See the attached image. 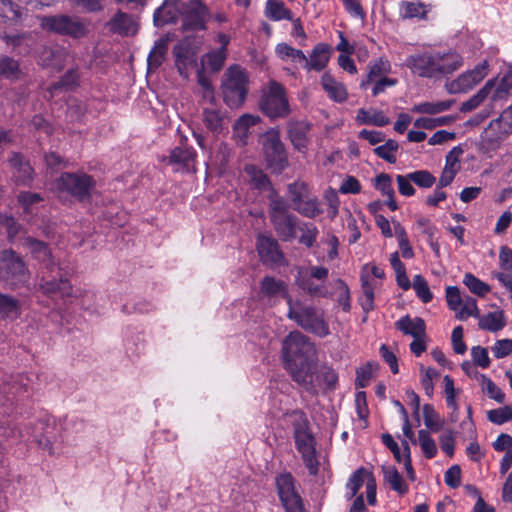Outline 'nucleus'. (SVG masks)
<instances>
[{
    "mask_svg": "<svg viewBox=\"0 0 512 512\" xmlns=\"http://www.w3.org/2000/svg\"><path fill=\"white\" fill-rule=\"evenodd\" d=\"M437 52H423L407 57L405 64L411 72L419 77L438 79Z\"/></svg>",
    "mask_w": 512,
    "mask_h": 512,
    "instance_id": "2eb2a0df",
    "label": "nucleus"
},
{
    "mask_svg": "<svg viewBox=\"0 0 512 512\" xmlns=\"http://www.w3.org/2000/svg\"><path fill=\"white\" fill-rule=\"evenodd\" d=\"M206 14L205 6L199 0H191L182 11L183 27L186 30H200L204 28Z\"/></svg>",
    "mask_w": 512,
    "mask_h": 512,
    "instance_id": "6ab92c4d",
    "label": "nucleus"
},
{
    "mask_svg": "<svg viewBox=\"0 0 512 512\" xmlns=\"http://www.w3.org/2000/svg\"><path fill=\"white\" fill-rule=\"evenodd\" d=\"M110 30L123 36H131L137 33L138 25L135 20L126 13L118 12L109 22Z\"/></svg>",
    "mask_w": 512,
    "mask_h": 512,
    "instance_id": "bb28decb",
    "label": "nucleus"
},
{
    "mask_svg": "<svg viewBox=\"0 0 512 512\" xmlns=\"http://www.w3.org/2000/svg\"><path fill=\"white\" fill-rule=\"evenodd\" d=\"M288 136L293 147L300 153L306 154L309 146L308 132L310 125L305 122L290 120L287 124Z\"/></svg>",
    "mask_w": 512,
    "mask_h": 512,
    "instance_id": "aec40b11",
    "label": "nucleus"
},
{
    "mask_svg": "<svg viewBox=\"0 0 512 512\" xmlns=\"http://www.w3.org/2000/svg\"><path fill=\"white\" fill-rule=\"evenodd\" d=\"M329 58V46L324 43H319L313 48L309 59L306 57V61H302L301 63L305 65L307 70L321 71L326 67Z\"/></svg>",
    "mask_w": 512,
    "mask_h": 512,
    "instance_id": "a878e982",
    "label": "nucleus"
},
{
    "mask_svg": "<svg viewBox=\"0 0 512 512\" xmlns=\"http://www.w3.org/2000/svg\"><path fill=\"white\" fill-rule=\"evenodd\" d=\"M0 278L11 286L25 283L28 279L25 263L12 250H5L0 253Z\"/></svg>",
    "mask_w": 512,
    "mask_h": 512,
    "instance_id": "4468645a",
    "label": "nucleus"
},
{
    "mask_svg": "<svg viewBox=\"0 0 512 512\" xmlns=\"http://www.w3.org/2000/svg\"><path fill=\"white\" fill-rule=\"evenodd\" d=\"M95 186V180L83 172L63 173L57 181V190L65 192L79 200L90 197Z\"/></svg>",
    "mask_w": 512,
    "mask_h": 512,
    "instance_id": "9d476101",
    "label": "nucleus"
},
{
    "mask_svg": "<svg viewBox=\"0 0 512 512\" xmlns=\"http://www.w3.org/2000/svg\"><path fill=\"white\" fill-rule=\"evenodd\" d=\"M20 207L25 215H32L36 212L43 197L39 193L21 192L17 197Z\"/></svg>",
    "mask_w": 512,
    "mask_h": 512,
    "instance_id": "c03bdc74",
    "label": "nucleus"
},
{
    "mask_svg": "<svg viewBox=\"0 0 512 512\" xmlns=\"http://www.w3.org/2000/svg\"><path fill=\"white\" fill-rule=\"evenodd\" d=\"M175 64L179 74L188 79L190 70L196 65V51L187 41L175 45L173 49Z\"/></svg>",
    "mask_w": 512,
    "mask_h": 512,
    "instance_id": "a211bd4d",
    "label": "nucleus"
},
{
    "mask_svg": "<svg viewBox=\"0 0 512 512\" xmlns=\"http://www.w3.org/2000/svg\"><path fill=\"white\" fill-rule=\"evenodd\" d=\"M293 203L295 204L298 212L306 217L313 218L322 212L320 204L316 198L305 200L298 195L293 197Z\"/></svg>",
    "mask_w": 512,
    "mask_h": 512,
    "instance_id": "49530a36",
    "label": "nucleus"
},
{
    "mask_svg": "<svg viewBox=\"0 0 512 512\" xmlns=\"http://www.w3.org/2000/svg\"><path fill=\"white\" fill-rule=\"evenodd\" d=\"M21 77V70L17 60L9 56L0 57V78L15 81Z\"/></svg>",
    "mask_w": 512,
    "mask_h": 512,
    "instance_id": "37998d69",
    "label": "nucleus"
},
{
    "mask_svg": "<svg viewBox=\"0 0 512 512\" xmlns=\"http://www.w3.org/2000/svg\"><path fill=\"white\" fill-rule=\"evenodd\" d=\"M400 9L403 17L405 18H425L428 12L427 7L419 1H403L400 4Z\"/></svg>",
    "mask_w": 512,
    "mask_h": 512,
    "instance_id": "5fc2aeb1",
    "label": "nucleus"
},
{
    "mask_svg": "<svg viewBox=\"0 0 512 512\" xmlns=\"http://www.w3.org/2000/svg\"><path fill=\"white\" fill-rule=\"evenodd\" d=\"M412 287L417 297L423 302L428 303L433 299V294L430 291L427 281L421 275L413 277Z\"/></svg>",
    "mask_w": 512,
    "mask_h": 512,
    "instance_id": "13d9d810",
    "label": "nucleus"
},
{
    "mask_svg": "<svg viewBox=\"0 0 512 512\" xmlns=\"http://www.w3.org/2000/svg\"><path fill=\"white\" fill-rule=\"evenodd\" d=\"M495 85L492 87L493 93L491 96L492 101L497 102L508 99L510 90L512 88V80L507 75L501 80L492 79Z\"/></svg>",
    "mask_w": 512,
    "mask_h": 512,
    "instance_id": "864d4df0",
    "label": "nucleus"
},
{
    "mask_svg": "<svg viewBox=\"0 0 512 512\" xmlns=\"http://www.w3.org/2000/svg\"><path fill=\"white\" fill-rule=\"evenodd\" d=\"M269 216L278 236L289 241L296 236V218L288 213L287 202L274 192L269 196Z\"/></svg>",
    "mask_w": 512,
    "mask_h": 512,
    "instance_id": "1a4fd4ad",
    "label": "nucleus"
},
{
    "mask_svg": "<svg viewBox=\"0 0 512 512\" xmlns=\"http://www.w3.org/2000/svg\"><path fill=\"white\" fill-rule=\"evenodd\" d=\"M368 265H365L361 273V288L363 295L360 297L359 302L365 313H368L374 309V289L375 283L365 273Z\"/></svg>",
    "mask_w": 512,
    "mask_h": 512,
    "instance_id": "c9c22d12",
    "label": "nucleus"
},
{
    "mask_svg": "<svg viewBox=\"0 0 512 512\" xmlns=\"http://www.w3.org/2000/svg\"><path fill=\"white\" fill-rule=\"evenodd\" d=\"M275 52L282 60H292L294 62L301 63L306 61V56L303 51L293 48L287 43H280L276 46Z\"/></svg>",
    "mask_w": 512,
    "mask_h": 512,
    "instance_id": "603ef678",
    "label": "nucleus"
},
{
    "mask_svg": "<svg viewBox=\"0 0 512 512\" xmlns=\"http://www.w3.org/2000/svg\"><path fill=\"white\" fill-rule=\"evenodd\" d=\"M453 100L436 101V102H421L415 104L411 111L418 114L435 115L450 109L453 105Z\"/></svg>",
    "mask_w": 512,
    "mask_h": 512,
    "instance_id": "a19ab883",
    "label": "nucleus"
},
{
    "mask_svg": "<svg viewBox=\"0 0 512 512\" xmlns=\"http://www.w3.org/2000/svg\"><path fill=\"white\" fill-rule=\"evenodd\" d=\"M418 441L426 458L431 459L436 455L437 447L435 441L431 438L427 430H419Z\"/></svg>",
    "mask_w": 512,
    "mask_h": 512,
    "instance_id": "680f3d73",
    "label": "nucleus"
},
{
    "mask_svg": "<svg viewBox=\"0 0 512 512\" xmlns=\"http://www.w3.org/2000/svg\"><path fill=\"white\" fill-rule=\"evenodd\" d=\"M260 294L263 297L275 298L281 296L287 300V285L284 281L271 276H265L260 283Z\"/></svg>",
    "mask_w": 512,
    "mask_h": 512,
    "instance_id": "2f4dec72",
    "label": "nucleus"
},
{
    "mask_svg": "<svg viewBox=\"0 0 512 512\" xmlns=\"http://www.w3.org/2000/svg\"><path fill=\"white\" fill-rule=\"evenodd\" d=\"M321 84L329 98L336 102H344L348 93L343 83L334 79L329 73H324L321 78Z\"/></svg>",
    "mask_w": 512,
    "mask_h": 512,
    "instance_id": "72a5a7b5",
    "label": "nucleus"
},
{
    "mask_svg": "<svg viewBox=\"0 0 512 512\" xmlns=\"http://www.w3.org/2000/svg\"><path fill=\"white\" fill-rule=\"evenodd\" d=\"M398 143L395 140L389 139L383 145H380L374 149V153L381 159L389 162L395 163L396 153L398 151Z\"/></svg>",
    "mask_w": 512,
    "mask_h": 512,
    "instance_id": "6e6d98bb",
    "label": "nucleus"
},
{
    "mask_svg": "<svg viewBox=\"0 0 512 512\" xmlns=\"http://www.w3.org/2000/svg\"><path fill=\"white\" fill-rule=\"evenodd\" d=\"M42 29L61 35H68L74 38H80L86 35V25L77 18L55 15L40 18Z\"/></svg>",
    "mask_w": 512,
    "mask_h": 512,
    "instance_id": "f8f14e48",
    "label": "nucleus"
},
{
    "mask_svg": "<svg viewBox=\"0 0 512 512\" xmlns=\"http://www.w3.org/2000/svg\"><path fill=\"white\" fill-rule=\"evenodd\" d=\"M356 121L361 125L370 124L378 127H383L390 123L389 118L386 117L382 111H368L363 108L358 110Z\"/></svg>",
    "mask_w": 512,
    "mask_h": 512,
    "instance_id": "ea45409f",
    "label": "nucleus"
},
{
    "mask_svg": "<svg viewBox=\"0 0 512 512\" xmlns=\"http://www.w3.org/2000/svg\"><path fill=\"white\" fill-rule=\"evenodd\" d=\"M210 105L211 107L207 106L203 109V122L209 130L219 133L224 129L225 117L224 114L214 106V104Z\"/></svg>",
    "mask_w": 512,
    "mask_h": 512,
    "instance_id": "e433bc0d",
    "label": "nucleus"
},
{
    "mask_svg": "<svg viewBox=\"0 0 512 512\" xmlns=\"http://www.w3.org/2000/svg\"><path fill=\"white\" fill-rule=\"evenodd\" d=\"M261 121L258 115L243 114L240 116L233 125L234 137L241 144L245 145L250 129Z\"/></svg>",
    "mask_w": 512,
    "mask_h": 512,
    "instance_id": "7c9ffc66",
    "label": "nucleus"
},
{
    "mask_svg": "<svg viewBox=\"0 0 512 512\" xmlns=\"http://www.w3.org/2000/svg\"><path fill=\"white\" fill-rule=\"evenodd\" d=\"M292 418L296 448L301 454L309 473L316 475L319 469V461L315 449V439L310 431L309 422L300 411L293 412Z\"/></svg>",
    "mask_w": 512,
    "mask_h": 512,
    "instance_id": "7ed1b4c3",
    "label": "nucleus"
},
{
    "mask_svg": "<svg viewBox=\"0 0 512 512\" xmlns=\"http://www.w3.org/2000/svg\"><path fill=\"white\" fill-rule=\"evenodd\" d=\"M437 54L440 58L437 61L439 67L438 78L453 73L463 64L462 57L455 51L437 52Z\"/></svg>",
    "mask_w": 512,
    "mask_h": 512,
    "instance_id": "f704fd0d",
    "label": "nucleus"
},
{
    "mask_svg": "<svg viewBox=\"0 0 512 512\" xmlns=\"http://www.w3.org/2000/svg\"><path fill=\"white\" fill-rule=\"evenodd\" d=\"M384 478L389 483L391 488L401 494L407 491V486L398 471L393 467H388L384 470Z\"/></svg>",
    "mask_w": 512,
    "mask_h": 512,
    "instance_id": "e2e57ef3",
    "label": "nucleus"
},
{
    "mask_svg": "<svg viewBox=\"0 0 512 512\" xmlns=\"http://www.w3.org/2000/svg\"><path fill=\"white\" fill-rule=\"evenodd\" d=\"M335 287L337 289L338 304L342 307L343 311L349 312L351 308L349 287L341 279L335 281Z\"/></svg>",
    "mask_w": 512,
    "mask_h": 512,
    "instance_id": "0e129e2a",
    "label": "nucleus"
},
{
    "mask_svg": "<svg viewBox=\"0 0 512 512\" xmlns=\"http://www.w3.org/2000/svg\"><path fill=\"white\" fill-rule=\"evenodd\" d=\"M395 327L403 334L410 335L413 338L425 336V322L419 317L411 318L408 315L401 317L395 322Z\"/></svg>",
    "mask_w": 512,
    "mask_h": 512,
    "instance_id": "c85d7f7f",
    "label": "nucleus"
},
{
    "mask_svg": "<svg viewBox=\"0 0 512 512\" xmlns=\"http://www.w3.org/2000/svg\"><path fill=\"white\" fill-rule=\"evenodd\" d=\"M371 478V475L365 469H358L355 471L352 476L349 478L346 488H347V497L349 499L353 498L359 489Z\"/></svg>",
    "mask_w": 512,
    "mask_h": 512,
    "instance_id": "de8ad7c7",
    "label": "nucleus"
},
{
    "mask_svg": "<svg viewBox=\"0 0 512 512\" xmlns=\"http://www.w3.org/2000/svg\"><path fill=\"white\" fill-rule=\"evenodd\" d=\"M276 487L280 501L286 512H307L303 499L290 473H282L276 477Z\"/></svg>",
    "mask_w": 512,
    "mask_h": 512,
    "instance_id": "ddd939ff",
    "label": "nucleus"
},
{
    "mask_svg": "<svg viewBox=\"0 0 512 512\" xmlns=\"http://www.w3.org/2000/svg\"><path fill=\"white\" fill-rule=\"evenodd\" d=\"M166 50L167 47L163 43H158L153 47L147 59L150 70L156 69L162 64Z\"/></svg>",
    "mask_w": 512,
    "mask_h": 512,
    "instance_id": "774afa93",
    "label": "nucleus"
},
{
    "mask_svg": "<svg viewBox=\"0 0 512 512\" xmlns=\"http://www.w3.org/2000/svg\"><path fill=\"white\" fill-rule=\"evenodd\" d=\"M249 76L238 65L231 66L223 76L222 93L225 103L231 108L240 107L247 96Z\"/></svg>",
    "mask_w": 512,
    "mask_h": 512,
    "instance_id": "423d86ee",
    "label": "nucleus"
},
{
    "mask_svg": "<svg viewBox=\"0 0 512 512\" xmlns=\"http://www.w3.org/2000/svg\"><path fill=\"white\" fill-rule=\"evenodd\" d=\"M1 39L9 46L13 51L18 53H26L30 46V34L28 33H3Z\"/></svg>",
    "mask_w": 512,
    "mask_h": 512,
    "instance_id": "58836bf2",
    "label": "nucleus"
},
{
    "mask_svg": "<svg viewBox=\"0 0 512 512\" xmlns=\"http://www.w3.org/2000/svg\"><path fill=\"white\" fill-rule=\"evenodd\" d=\"M391 64L387 59L379 58L369 64L368 74L365 80L360 84L362 89H367L368 85L386 77L391 72Z\"/></svg>",
    "mask_w": 512,
    "mask_h": 512,
    "instance_id": "473e14b6",
    "label": "nucleus"
},
{
    "mask_svg": "<svg viewBox=\"0 0 512 512\" xmlns=\"http://www.w3.org/2000/svg\"><path fill=\"white\" fill-rule=\"evenodd\" d=\"M182 14L179 0H165L154 12V23L156 26H163L175 22Z\"/></svg>",
    "mask_w": 512,
    "mask_h": 512,
    "instance_id": "5701e85b",
    "label": "nucleus"
},
{
    "mask_svg": "<svg viewBox=\"0 0 512 512\" xmlns=\"http://www.w3.org/2000/svg\"><path fill=\"white\" fill-rule=\"evenodd\" d=\"M382 441L391 450V452L393 453L395 459L398 462H403L404 463V466H405V468L407 470V473H408L409 477L411 479H413L414 471H413L412 464H411L410 447L408 445V442L407 441H403V443H402L403 444V448H404V452H405V455L402 456L398 444L394 441L393 437L390 434H383L382 435Z\"/></svg>",
    "mask_w": 512,
    "mask_h": 512,
    "instance_id": "cd10ccee",
    "label": "nucleus"
},
{
    "mask_svg": "<svg viewBox=\"0 0 512 512\" xmlns=\"http://www.w3.org/2000/svg\"><path fill=\"white\" fill-rule=\"evenodd\" d=\"M408 174L413 183L421 188H430L436 181L435 177L427 170H418Z\"/></svg>",
    "mask_w": 512,
    "mask_h": 512,
    "instance_id": "338daca9",
    "label": "nucleus"
},
{
    "mask_svg": "<svg viewBox=\"0 0 512 512\" xmlns=\"http://www.w3.org/2000/svg\"><path fill=\"white\" fill-rule=\"evenodd\" d=\"M258 253L265 263L278 264L283 259V254L279 249L277 241L266 235H259L257 239Z\"/></svg>",
    "mask_w": 512,
    "mask_h": 512,
    "instance_id": "4be33fe9",
    "label": "nucleus"
},
{
    "mask_svg": "<svg viewBox=\"0 0 512 512\" xmlns=\"http://www.w3.org/2000/svg\"><path fill=\"white\" fill-rule=\"evenodd\" d=\"M479 326L489 331H498L504 327V317L501 311L490 312L479 320Z\"/></svg>",
    "mask_w": 512,
    "mask_h": 512,
    "instance_id": "3c124183",
    "label": "nucleus"
},
{
    "mask_svg": "<svg viewBox=\"0 0 512 512\" xmlns=\"http://www.w3.org/2000/svg\"><path fill=\"white\" fill-rule=\"evenodd\" d=\"M22 314V304L20 300L12 295L0 292V318L5 321L13 322Z\"/></svg>",
    "mask_w": 512,
    "mask_h": 512,
    "instance_id": "393cba45",
    "label": "nucleus"
},
{
    "mask_svg": "<svg viewBox=\"0 0 512 512\" xmlns=\"http://www.w3.org/2000/svg\"><path fill=\"white\" fill-rule=\"evenodd\" d=\"M266 16L273 21L292 20V13L284 3L279 0H268L266 3Z\"/></svg>",
    "mask_w": 512,
    "mask_h": 512,
    "instance_id": "a18cd8bd",
    "label": "nucleus"
},
{
    "mask_svg": "<svg viewBox=\"0 0 512 512\" xmlns=\"http://www.w3.org/2000/svg\"><path fill=\"white\" fill-rule=\"evenodd\" d=\"M463 283L468 287V289L473 294L480 297L485 296L490 291V287L486 283H484L471 273H466L464 275Z\"/></svg>",
    "mask_w": 512,
    "mask_h": 512,
    "instance_id": "bf43d9fd",
    "label": "nucleus"
},
{
    "mask_svg": "<svg viewBox=\"0 0 512 512\" xmlns=\"http://www.w3.org/2000/svg\"><path fill=\"white\" fill-rule=\"evenodd\" d=\"M455 150H456V148H454L450 152V154L446 157L445 167L442 171V174H441V177H440L439 183H438V187H440V188L446 187L449 184H451V182L453 181V179L455 178V176L458 172V167H457L458 161L456 158H452V154Z\"/></svg>",
    "mask_w": 512,
    "mask_h": 512,
    "instance_id": "09e8293b",
    "label": "nucleus"
},
{
    "mask_svg": "<svg viewBox=\"0 0 512 512\" xmlns=\"http://www.w3.org/2000/svg\"><path fill=\"white\" fill-rule=\"evenodd\" d=\"M443 382H444V393H445L446 405L452 411V413H457L458 412V405L456 402L457 391L454 387V381L449 375H445L443 378Z\"/></svg>",
    "mask_w": 512,
    "mask_h": 512,
    "instance_id": "052dcab7",
    "label": "nucleus"
},
{
    "mask_svg": "<svg viewBox=\"0 0 512 512\" xmlns=\"http://www.w3.org/2000/svg\"><path fill=\"white\" fill-rule=\"evenodd\" d=\"M42 29L61 35H68L74 38H80L86 35V25L77 18L55 15L40 18Z\"/></svg>",
    "mask_w": 512,
    "mask_h": 512,
    "instance_id": "9b49d317",
    "label": "nucleus"
},
{
    "mask_svg": "<svg viewBox=\"0 0 512 512\" xmlns=\"http://www.w3.org/2000/svg\"><path fill=\"white\" fill-rule=\"evenodd\" d=\"M282 359L293 379L301 385L313 384L312 369L317 362V350L308 337L290 332L282 341Z\"/></svg>",
    "mask_w": 512,
    "mask_h": 512,
    "instance_id": "f257e3e1",
    "label": "nucleus"
},
{
    "mask_svg": "<svg viewBox=\"0 0 512 512\" xmlns=\"http://www.w3.org/2000/svg\"><path fill=\"white\" fill-rule=\"evenodd\" d=\"M328 275L329 270L324 266L309 265L307 267H300L297 270L295 284L311 296L324 298L329 295L326 284Z\"/></svg>",
    "mask_w": 512,
    "mask_h": 512,
    "instance_id": "6e6552de",
    "label": "nucleus"
},
{
    "mask_svg": "<svg viewBox=\"0 0 512 512\" xmlns=\"http://www.w3.org/2000/svg\"><path fill=\"white\" fill-rule=\"evenodd\" d=\"M9 163L14 170L13 177L17 184L26 185L31 182L33 170L20 154L14 153L10 157Z\"/></svg>",
    "mask_w": 512,
    "mask_h": 512,
    "instance_id": "c756f323",
    "label": "nucleus"
},
{
    "mask_svg": "<svg viewBox=\"0 0 512 512\" xmlns=\"http://www.w3.org/2000/svg\"><path fill=\"white\" fill-rule=\"evenodd\" d=\"M196 151L187 146L175 147L170 155L168 163L176 166V170L195 171Z\"/></svg>",
    "mask_w": 512,
    "mask_h": 512,
    "instance_id": "412c9836",
    "label": "nucleus"
},
{
    "mask_svg": "<svg viewBox=\"0 0 512 512\" xmlns=\"http://www.w3.org/2000/svg\"><path fill=\"white\" fill-rule=\"evenodd\" d=\"M313 384L303 385L307 390L316 392L317 389L335 390L338 384V373L331 366L323 364L318 369H312Z\"/></svg>",
    "mask_w": 512,
    "mask_h": 512,
    "instance_id": "f3484780",
    "label": "nucleus"
},
{
    "mask_svg": "<svg viewBox=\"0 0 512 512\" xmlns=\"http://www.w3.org/2000/svg\"><path fill=\"white\" fill-rule=\"evenodd\" d=\"M288 313L290 320L295 321L300 327L320 337L329 334V327L324 317L312 305H305L299 299L293 300L287 297Z\"/></svg>",
    "mask_w": 512,
    "mask_h": 512,
    "instance_id": "39448f33",
    "label": "nucleus"
},
{
    "mask_svg": "<svg viewBox=\"0 0 512 512\" xmlns=\"http://www.w3.org/2000/svg\"><path fill=\"white\" fill-rule=\"evenodd\" d=\"M494 85L495 82L493 80H488L475 95L461 104L460 110L462 112H470L476 109L491 94Z\"/></svg>",
    "mask_w": 512,
    "mask_h": 512,
    "instance_id": "79ce46f5",
    "label": "nucleus"
},
{
    "mask_svg": "<svg viewBox=\"0 0 512 512\" xmlns=\"http://www.w3.org/2000/svg\"><path fill=\"white\" fill-rule=\"evenodd\" d=\"M375 188L379 190L384 197H387V206L390 210H397L398 206L394 199V188L392 186L391 177L385 173L378 175L375 178Z\"/></svg>",
    "mask_w": 512,
    "mask_h": 512,
    "instance_id": "4c0bfd02",
    "label": "nucleus"
},
{
    "mask_svg": "<svg viewBox=\"0 0 512 512\" xmlns=\"http://www.w3.org/2000/svg\"><path fill=\"white\" fill-rule=\"evenodd\" d=\"M262 152L267 167L273 172L281 173L288 167V157L285 146L280 138V132L271 128L260 136Z\"/></svg>",
    "mask_w": 512,
    "mask_h": 512,
    "instance_id": "0eeeda50",
    "label": "nucleus"
},
{
    "mask_svg": "<svg viewBox=\"0 0 512 512\" xmlns=\"http://www.w3.org/2000/svg\"><path fill=\"white\" fill-rule=\"evenodd\" d=\"M488 74V63L483 61L472 70L462 73L457 79L446 84L450 94L466 93L479 84Z\"/></svg>",
    "mask_w": 512,
    "mask_h": 512,
    "instance_id": "dca6fc26",
    "label": "nucleus"
},
{
    "mask_svg": "<svg viewBox=\"0 0 512 512\" xmlns=\"http://www.w3.org/2000/svg\"><path fill=\"white\" fill-rule=\"evenodd\" d=\"M259 109L270 119L286 118L290 105L285 87L274 79L262 86Z\"/></svg>",
    "mask_w": 512,
    "mask_h": 512,
    "instance_id": "20e7f679",
    "label": "nucleus"
},
{
    "mask_svg": "<svg viewBox=\"0 0 512 512\" xmlns=\"http://www.w3.org/2000/svg\"><path fill=\"white\" fill-rule=\"evenodd\" d=\"M23 245L35 259L44 264L46 271L40 282L42 292L47 296L61 299L72 296V287L68 279L64 277L63 268L54 260L46 244L28 238Z\"/></svg>",
    "mask_w": 512,
    "mask_h": 512,
    "instance_id": "f03ea898",
    "label": "nucleus"
},
{
    "mask_svg": "<svg viewBox=\"0 0 512 512\" xmlns=\"http://www.w3.org/2000/svg\"><path fill=\"white\" fill-rule=\"evenodd\" d=\"M478 315V308L476 300L470 296H467L463 299L462 304L459 310L456 313V317L459 320H465L471 316Z\"/></svg>",
    "mask_w": 512,
    "mask_h": 512,
    "instance_id": "69168bd1",
    "label": "nucleus"
},
{
    "mask_svg": "<svg viewBox=\"0 0 512 512\" xmlns=\"http://www.w3.org/2000/svg\"><path fill=\"white\" fill-rule=\"evenodd\" d=\"M499 264L501 271L495 272L494 277L512 292V250L508 246H502L499 253Z\"/></svg>",
    "mask_w": 512,
    "mask_h": 512,
    "instance_id": "b1692460",
    "label": "nucleus"
},
{
    "mask_svg": "<svg viewBox=\"0 0 512 512\" xmlns=\"http://www.w3.org/2000/svg\"><path fill=\"white\" fill-rule=\"evenodd\" d=\"M245 173L255 188L259 190L270 189V181L262 170L258 169L254 165H246Z\"/></svg>",
    "mask_w": 512,
    "mask_h": 512,
    "instance_id": "8fccbe9b",
    "label": "nucleus"
},
{
    "mask_svg": "<svg viewBox=\"0 0 512 512\" xmlns=\"http://www.w3.org/2000/svg\"><path fill=\"white\" fill-rule=\"evenodd\" d=\"M197 81L201 88V95L207 104L215 103V91L210 79L205 75L203 70L197 71Z\"/></svg>",
    "mask_w": 512,
    "mask_h": 512,
    "instance_id": "4d7b16f0",
    "label": "nucleus"
}]
</instances>
